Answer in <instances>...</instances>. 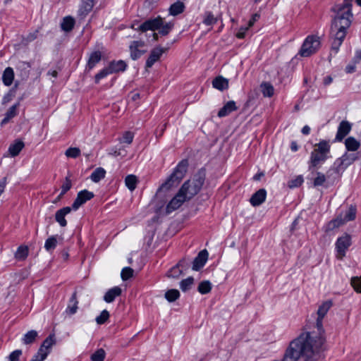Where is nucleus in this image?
I'll return each mask as SVG.
<instances>
[{
	"mask_svg": "<svg viewBox=\"0 0 361 361\" xmlns=\"http://www.w3.org/2000/svg\"><path fill=\"white\" fill-rule=\"evenodd\" d=\"M332 306V302H324L318 308L317 319L312 326L306 327L292 340L284 353V361H319L326 350V339L323 319Z\"/></svg>",
	"mask_w": 361,
	"mask_h": 361,
	"instance_id": "obj_1",
	"label": "nucleus"
},
{
	"mask_svg": "<svg viewBox=\"0 0 361 361\" xmlns=\"http://www.w3.org/2000/svg\"><path fill=\"white\" fill-rule=\"evenodd\" d=\"M353 0H343L341 4L334 5L331 8V11L335 16L331 20L329 39L331 44V51L336 54L343 44L347 30L351 25L353 14L352 13V6ZM357 5L361 6V0H355Z\"/></svg>",
	"mask_w": 361,
	"mask_h": 361,
	"instance_id": "obj_2",
	"label": "nucleus"
},
{
	"mask_svg": "<svg viewBox=\"0 0 361 361\" xmlns=\"http://www.w3.org/2000/svg\"><path fill=\"white\" fill-rule=\"evenodd\" d=\"M206 179V170L200 169L193 176L192 180L185 181L179 190L189 200L196 195L202 189Z\"/></svg>",
	"mask_w": 361,
	"mask_h": 361,
	"instance_id": "obj_3",
	"label": "nucleus"
},
{
	"mask_svg": "<svg viewBox=\"0 0 361 361\" xmlns=\"http://www.w3.org/2000/svg\"><path fill=\"white\" fill-rule=\"evenodd\" d=\"M188 167V161L187 159L181 160L174 168L171 174L162 183L158 189L159 191H167L171 188L177 186L182 179L184 178Z\"/></svg>",
	"mask_w": 361,
	"mask_h": 361,
	"instance_id": "obj_4",
	"label": "nucleus"
},
{
	"mask_svg": "<svg viewBox=\"0 0 361 361\" xmlns=\"http://www.w3.org/2000/svg\"><path fill=\"white\" fill-rule=\"evenodd\" d=\"M321 41L317 35H308L304 40L298 55L302 57H309L315 54L320 48Z\"/></svg>",
	"mask_w": 361,
	"mask_h": 361,
	"instance_id": "obj_5",
	"label": "nucleus"
},
{
	"mask_svg": "<svg viewBox=\"0 0 361 361\" xmlns=\"http://www.w3.org/2000/svg\"><path fill=\"white\" fill-rule=\"evenodd\" d=\"M357 159V156L354 154L345 153L341 157L334 161V164L331 166V170H334V173L340 175Z\"/></svg>",
	"mask_w": 361,
	"mask_h": 361,
	"instance_id": "obj_6",
	"label": "nucleus"
},
{
	"mask_svg": "<svg viewBox=\"0 0 361 361\" xmlns=\"http://www.w3.org/2000/svg\"><path fill=\"white\" fill-rule=\"evenodd\" d=\"M331 172H334V170H331V168L327 171L326 174L319 171L318 169H314L313 171H310L312 175L315 176V178L312 179L313 186L314 188L319 186L328 188L330 182L331 184L333 185L334 183V180L331 178Z\"/></svg>",
	"mask_w": 361,
	"mask_h": 361,
	"instance_id": "obj_7",
	"label": "nucleus"
},
{
	"mask_svg": "<svg viewBox=\"0 0 361 361\" xmlns=\"http://www.w3.org/2000/svg\"><path fill=\"white\" fill-rule=\"evenodd\" d=\"M351 245V236L345 233L342 236L337 238L335 246L337 252V257L342 259L346 254V251L348 247Z\"/></svg>",
	"mask_w": 361,
	"mask_h": 361,
	"instance_id": "obj_8",
	"label": "nucleus"
},
{
	"mask_svg": "<svg viewBox=\"0 0 361 361\" xmlns=\"http://www.w3.org/2000/svg\"><path fill=\"white\" fill-rule=\"evenodd\" d=\"M327 159L328 156L313 150L307 162L308 171H313L314 169H319Z\"/></svg>",
	"mask_w": 361,
	"mask_h": 361,
	"instance_id": "obj_9",
	"label": "nucleus"
},
{
	"mask_svg": "<svg viewBox=\"0 0 361 361\" xmlns=\"http://www.w3.org/2000/svg\"><path fill=\"white\" fill-rule=\"evenodd\" d=\"M161 25L162 18L157 16L154 18H149L145 20L141 25H140L138 27L134 29L142 32H147L148 30L155 31L157 30Z\"/></svg>",
	"mask_w": 361,
	"mask_h": 361,
	"instance_id": "obj_10",
	"label": "nucleus"
},
{
	"mask_svg": "<svg viewBox=\"0 0 361 361\" xmlns=\"http://www.w3.org/2000/svg\"><path fill=\"white\" fill-rule=\"evenodd\" d=\"M188 200L182 193V190H178L176 195L167 204L166 212L167 214L178 209L185 201Z\"/></svg>",
	"mask_w": 361,
	"mask_h": 361,
	"instance_id": "obj_11",
	"label": "nucleus"
},
{
	"mask_svg": "<svg viewBox=\"0 0 361 361\" xmlns=\"http://www.w3.org/2000/svg\"><path fill=\"white\" fill-rule=\"evenodd\" d=\"M352 125L348 121H342L338 127L335 137V142H341L344 137L350 132Z\"/></svg>",
	"mask_w": 361,
	"mask_h": 361,
	"instance_id": "obj_12",
	"label": "nucleus"
},
{
	"mask_svg": "<svg viewBox=\"0 0 361 361\" xmlns=\"http://www.w3.org/2000/svg\"><path fill=\"white\" fill-rule=\"evenodd\" d=\"M209 253L207 250H203L200 251L197 257H195L192 262V270L199 271L206 264L208 259Z\"/></svg>",
	"mask_w": 361,
	"mask_h": 361,
	"instance_id": "obj_13",
	"label": "nucleus"
},
{
	"mask_svg": "<svg viewBox=\"0 0 361 361\" xmlns=\"http://www.w3.org/2000/svg\"><path fill=\"white\" fill-rule=\"evenodd\" d=\"M165 49L157 47L154 48L149 54L148 59L146 61V67L151 68L157 61L159 60L160 57L165 51Z\"/></svg>",
	"mask_w": 361,
	"mask_h": 361,
	"instance_id": "obj_14",
	"label": "nucleus"
},
{
	"mask_svg": "<svg viewBox=\"0 0 361 361\" xmlns=\"http://www.w3.org/2000/svg\"><path fill=\"white\" fill-rule=\"evenodd\" d=\"M90 200V192L87 190H82L78 193L77 197L73 202L71 210H77L84 204L87 200Z\"/></svg>",
	"mask_w": 361,
	"mask_h": 361,
	"instance_id": "obj_15",
	"label": "nucleus"
},
{
	"mask_svg": "<svg viewBox=\"0 0 361 361\" xmlns=\"http://www.w3.org/2000/svg\"><path fill=\"white\" fill-rule=\"evenodd\" d=\"M128 67L127 63L123 60H113L109 62L107 68L111 74L124 72Z\"/></svg>",
	"mask_w": 361,
	"mask_h": 361,
	"instance_id": "obj_16",
	"label": "nucleus"
},
{
	"mask_svg": "<svg viewBox=\"0 0 361 361\" xmlns=\"http://www.w3.org/2000/svg\"><path fill=\"white\" fill-rule=\"evenodd\" d=\"M267 197V190L264 188L258 190L250 197V202L254 207L261 205L265 202Z\"/></svg>",
	"mask_w": 361,
	"mask_h": 361,
	"instance_id": "obj_17",
	"label": "nucleus"
},
{
	"mask_svg": "<svg viewBox=\"0 0 361 361\" xmlns=\"http://www.w3.org/2000/svg\"><path fill=\"white\" fill-rule=\"evenodd\" d=\"M121 293V288L119 286H114L106 292L104 295V300L107 303H111L114 301L116 298L120 296Z\"/></svg>",
	"mask_w": 361,
	"mask_h": 361,
	"instance_id": "obj_18",
	"label": "nucleus"
},
{
	"mask_svg": "<svg viewBox=\"0 0 361 361\" xmlns=\"http://www.w3.org/2000/svg\"><path fill=\"white\" fill-rule=\"evenodd\" d=\"M237 109L238 107L235 105V102L233 100L228 101L219 109L217 116L219 118L225 117Z\"/></svg>",
	"mask_w": 361,
	"mask_h": 361,
	"instance_id": "obj_19",
	"label": "nucleus"
},
{
	"mask_svg": "<svg viewBox=\"0 0 361 361\" xmlns=\"http://www.w3.org/2000/svg\"><path fill=\"white\" fill-rule=\"evenodd\" d=\"M71 212V207H66L58 210L55 214L56 221L60 224L61 226L64 227L67 225V221L65 219V216Z\"/></svg>",
	"mask_w": 361,
	"mask_h": 361,
	"instance_id": "obj_20",
	"label": "nucleus"
},
{
	"mask_svg": "<svg viewBox=\"0 0 361 361\" xmlns=\"http://www.w3.org/2000/svg\"><path fill=\"white\" fill-rule=\"evenodd\" d=\"M212 86L218 90L224 91L228 88V80L222 76H217L213 80Z\"/></svg>",
	"mask_w": 361,
	"mask_h": 361,
	"instance_id": "obj_21",
	"label": "nucleus"
},
{
	"mask_svg": "<svg viewBox=\"0 0 361 361\" xmlns=\"http://www.w3.org/2000/svg\"><path fill=\"white\" fill-rule=\"evenodd\" d=\"M24 147L25 145L23 141L15 140L14 143L11 144L8 148L9 155L13 157L18 156Z\"/></svg>",
	"mask_w": 361,
	"mask_h": 361,
	"instance_id": "obj_22",
	"label": "nucleus"
},
{
	"mask_svg": "<svg viewBox=\"0 0 361 361\" xmlns=\"http://www.w3.org/2000/svg\"><path fill=\"white\" fill-rule=\"evenodd\" d=\"M75 23V19L73 17L70 16H66L63 18V20L61 23V28L64 32H71L74 27Z\"/></svg>",
	"mask_w": 361,
	"mask_h": 361,
	"instance_id": "obj_23",
	"label": "nucleus"
},
{
	"mask_svg": "<svg viewBox=\"0 0 361 361\" xmlns=\"http://www.w3.org/2000/svg\"><path fill=\"white\" fill-rule=\"evenodd\" d=\"M344 222L342 220V216H339L336 217V219H332L330 221L325 227V232L328 233L330 231H334L336 228H339L340 226H343Z\"/></svg>",
	"mask_w": 361,
	"mask_h": 361,
	"instance_id": "obj_24",
	"label": "nucleus"
},
{
	"mask_svg": "<svg viewBox=\"0 0 361 361\" xmlns=\"http://www.w3.org/2000/svg\"><path fill=\"white\" fill-rule=\"evenodd\" d=\"M185 5L183 2L176 1L171 5L169 8V14L176 16L178 14L182 13L184 11Z\"/></svg>",
	"mask_w": 361,
	"mask_h": 361,
	"instance_id": "obj_25",
	"label": "nucleus"
},
{
	"mask_svg": "<svg viewBox=\"0 0 361 361\" xmlns=\"http://www.w3.org/2000/svg\"><path fill=\"white\" fill-rule=\"evenodd\" d=\"M260 90L264 97H271L274 94V86L269 82H263L260 85Z\"/></svg>",
	"mask_w": 361,
	"mask_h": 361,
	"instance_id": "obj_26",
	"label": "nucleus"
},
{
	"mask_svg": "<svg viewBox=\"0 0 361 361\" xmlns=\"http://www.w3.org/2000/svg\"><path fill=\"white\" fill-rule=\"evenodd\" d=\"M56 343L54 334L49 335L42 343L39 348L40 353L42 351L49 352V349Z\"/></svg>",
	"mask_w": 361,
	"mask_h": 361,
	"instance_id": "obj_27",
	"label": "nucleus"
},
{
	"mask_svg": "<svg viewBox=\"0 0 361 361\" xmlns=\"http://www.w3.org/2000/svg\"><path fill=\"white\" fill-rule=\"evenodd\" d=\"M19 103H17L10 107L6 113L5 118L1 121V125L3 126L7 123L12 118L17 115V111Z\"/></svg>",
	"mask_w": 361,
	"mask_h": 361,
	"instance_id": "obj_28",
	"label": "nucleus"
},
{
	"mask_svg": "<svg viewBox=\"0 0 361 361\" xmlns=\"http://www.w3.org/2000/svg\"><path fill=\"white\" fill-rule=\"evenodd\" d=\"M345 146L348 151L355 152L359 149L360 144L355 137H348L345 140Z\"/></svg>",
	"mask_w": 361,
	"mask_h": 361,
	"instance_id": "obj_29",
	"label": "nucleus"
},
{
	"mask_svg": "<svg viewBox=\"0 0 361 361\" xmlns=\"http://www.w3.org/2000/svg\"><path fill=\"white\" fill-rule=\"evenodd\" d=\"M14 78L13 70L11 67H8L5 69L3 73L2 79L5 85L9 86L12 84Z\"/></svg>",
	"mask_w": 361,
	"mask_h": 361,
	"instance_id": "obj_30",
	"label": "nucleus"
},
{
	"mask_svg": "<svg viewBox=\"0 0 361 361\" xmlns=\"http://www.w3.org/2000/svg\"><path fill=\"white\" fill-rule=\"evenodd\" d=\"M78 310V301L76 298V293H74L72 295V297L69 300V304L67 307V309L66 310V312L70 315L73 314L76 312Z\"/></svg>",
	"mask_w": 361,
	"mask_h": 361,
	"instance_id": "obj_31",
	"label": "nucleus"
},
{
	"mask_svg": "<svg viewBox=\"0 0 361 361\" xmlns=\"http://www.w3.org/2000/svg\"><path fill=\"white\" fill-rule=\"evenodd\" d=\"M134 133L131 131H125L123 135L118 138L120 145L126 144L127 145H130L134 139Z\"/></svg>",
	"mask_w": 361,
	"mask_h": 361,
	"instance_id": "obj_32",
	"label": "nucleus"
},
{
	"mask_svg": "<svg viewBox=\"0 0 361 361\" xmlns=\"http://www.w3.org/2000/svg\"><path fill=\"white\" fill-rule=\"evenodd\" d=\"M316 146L317 148H315L314 150L328 156V154L330 152V145L327 141L322 140L317 143Z\"/></svg>",
	"mask_w": 361,
	"mask_h": 361,
	"instance_id": "obj_33",
	"label": "nucleus"
},
{
	"mask_svg": "<svg viewBox=\"0 0 361 361\" xmlns=\"http://www.w3.org/2000/svg\"><path fill=\"white\" fill-rule=\"evenodd\" d=\"M105 169L102 167H98L92 172V181L98 183L105 177Z\"/></svg>",
	"mask_w": 361,
	"mask_h": 361,
	"instance_id": "obj_34",
	"label": "nucleus"
},
{
	"mask_svg": "<svg viewBox=\"0 0 361 361\" xmlns=\"http://www.w3.org/2000/svg\"><path fill=\"white\" fill-rule=\"evenodd\" d=\"M357 209L355 206L351 205L349 209L345 212L344 217H342V220L344 224L353 221L356 217Z\"/></svg>",
	"mask_w": 361,
	"mask_h": 361,
	"instance_id": "obj_35",
	"label": "nucleus"
},
{
	"mask_svg": "<svg viewBox=\"0 0 361 361\" xmlns=\"http://www.w3.org/2000/svg\"><path fill=\"white\" fill-rule=\"evenodd\" d=\"M173 22L170 21L164 23V20L162 19V25L157 30H159V34L162 36H166L173 30Z\"/></svg>",
	"mask_w": 361,
	"mask_h": 361,
	"instance_id": "obj_36",
	"label": "nucleus"
},
{
	"mask_svg": "<svg viewBox=\"0 0 361 361\" xmlns=\"http://www.w3.org/2000/svg\"><path fill=\"white\" fill-rule=\"evenodd\" d=\"M137 178L136 176L130 174L128 175L125 178V184L126 186L128 188L129 190L133 191L137 186Z\"/></svg>",
	"mask_w": 361,
	"mask_h": 361,
	"instance_id": "obj_37",
	"label": "nucleus"
},
{
	"mask_svg": "<svg viewBox=\"0 0 361 361\" xmlns=\"http://www.w3.org/2000/svg\"><path fill=\"white\" fill-rule=\"evenodd\" d=\"M29 249L26 245H20L15 253V258L18 260H25L28 255Z\"/></svg>",
	"mask_w": 361,
	"mask_h": 361,
	"instance_id": "obj_38",
	"label": "nucleus"
},
{
	"mask_svg": "<svg viewBox=\"0 0 361 361\" xmlns=\"http://www.w3.org/2000/svg\"><path fill=\"white\" fill-rule=\"evenodd\" d=\"M218 21V18L211 11H206L204 14L202 23L207 26L213 25Z\"/></svg>",
	"mask_w": 361,
	"mask_h": 361,
	"instance_id": "obj_39",
	"label": "nucleus"
},
{
	"mask_svg": "<svg viewBox=\"0 0 361 361\" xmlns=\"http://www.w3.org/2000/svg\"><path fill=\"white\" fill-rule=\"evenodd\" d=\"M38 336V334L35 330L29 331L27 334H25L23 341L24 344L29 345L35 341L36 338Z\"/></svg>",
	"mask_w": 361,
	"mask_h": 361,
	"instance_id": "obj_40",
	"label": "nucleus"
},
{
	"mask_svg": "<svg viewBox=\"0 0 361 361\" xmlns=\"http://www.w3.org/2000/svg\"><path fill=\"white\" fill-rule=\"evenodd\" d=\"M212 290V284L209 281H204L199 283L197 290L201 294H207Z\"/></svg>",
	"mask_w": 361,
	"mask_h": 361,
	"instance_id": "obj_41",
	"label": "nucleus"
},
{
	"mask_svg": "<svg viewBox=\"0 0 361 361\" xmlns=\"http://www.w3.org/2000/svg\"><path fill=\"white\" fill-rule=\"evenodd\" d=\"M194 283V279L192 276H189L185 279H183L180 283V288L182 291L185 292L192 288Z\"/></svg>",
	"mask_w": 361,
	"mask_h": 361,
	"instance_id": "obj_42",
	"label": "nucleus"
},
{
	"mask_svg": "<svg viewBox=\"0 0 361 361\" xmlns=\"http://www.w3.org/2000/svg\"><path fill=\"white\" fill-rule=\"evenodd\" d=\"M304 182V178L302 175H298L295 176L294 178L291 179L288 183V186L290 188H295L302 185Z\"/></svg>",
	"mask_w": 361,
	"mask_h": 361,
	"instance_id": "obj_43",
	"label": "nucleus"
},
{
	"mask_svg": "<svg viewBox=\"0 0 361 361\" xmlns=\"http://www.w3.org/2000/svg\"><path fill=\"white\" fill-rule=\"evenodd\" d=\"M180 297V293L176 289H171L166 292L165 298L169 302H174Z\"/></svg>",
	"mask_w": 361,
	"mask_h": 361,
	"instance_id": "obj_44",
	"label": "nucleus"
},
{
	"mask_svg": "<svg viewBox=\"0 0 361 361\" xmlns=\"http://www.w3.org/2000/svg\"><path fill=\"white\" fill-rule=\"evenodd\" d=\"M109 312L106 310H104L101 312L99 315L95 318V322L99 325L104 324L109 319Z\"/></svg>",
	"mask_w": 361,
	"mask_h": 361,
	"instance_id": "obj_45",
	"label": "nucleus"
},
{
	"mask_svg": "<svg viewBox=\"0 0 361 361\" xmlns=\"http://www.w3.org/2000/svg\"><path fill=\"white\" fill-rule=\"evenodd\" d=\"M56 245H57L56 237L51 236L46 240L45 244H44V248L48 252H51L56 247Z\"/></svg>",
	"mask_w": 361,
	"mask_h": 361,
	"instance_id": "obj_46",
	"label": "nucleus"
},
{
	"mask_svg": "<svg viewBox=\"0 0 361 361\" xmlns=\"http://www.w3.org/2000/svg\"><path fill=\"white\" fill-rule=\"evenodd\" d=\"M105 357V350L103 348H99L92 354V361H104Z\"/></svg>",
	"mask_w": 361,
	"mask_h": 361,
	"instance_id": "obj_47",
	"label": "nucleus"
},
{
	"mask_svg": "<svg viewBox=\"0 0 361 361\" xmlns=\"http://www.w3.org/2000/svg\"><path fill=\"white\" fill-rule=\"evenodd\" d=\"M182 273L183 270L176 264L168 271L166 275L169 278H178Z\"/></svg>",
	"mask_w": 361,
	"mask_h": 361,
	"instance_id": "obj_48",
	"label": "nucleus"
},
{
	"mask_svg": "<svg viewBox=\"0 0 361 361\" xmlns=\"http://www.w3.org/2000/svg\"><path fill=\"white\" fill-rule=\"evenodd\" d=\"M350 284L357 293H361V276L352 277Z\"/></svg>",
	"mask_w": 361,
	"mask_h": 361,
	"instance_id": "obj_49",
	"label": "nucleus"
},
{
	"mask_svg": "<svg viewBox=\"0 0 361 361\" xmlns=\"http://www.w3.org/2000/svg\"><path fill=\"white\" fill-rule=\"evenodd\" d=\"M123 152H125L124 147L123 146H115L109 149V154L113 155L114 157H124L126 154H123Z\"/></svg>",
	"mask_w": 361,
	"mask_h": 361,
	"instance_id": "obj_50",
	"label": "nucleus"
},
{
	"mask_svg": "<svg viewBox=\"0 0 361 361\" xmlns=\"http://www.w3.org/2000/svg\"><path fill=\"white\" fill-rule=\"evenodd\" d=\"M111 74L107 67L104 68L102 69L97 74L94 76V81L96 83H99V81L106 78L107 75Z\"/></svg>",
	"mask_w": 361,
	"mask_h": 361,
	"instance_id": "obj_51",
	"label": "nucleus"
},
{
	"mask_svg": "<svg viewBox=\"0 0 361 361\" xmlns=\"http://www.w3.org/2000/svg\"><path fill=\"white\" fill-rule=\"evenodd\" d=\"M80 154V150L78 147H70L65 152V155L69 158H77Z\"/></svg>",
	"mask_w": 361,
	"mask_h": 361,
	"instance_id": "obj_52",
	"label": "nucleus"
},
{
	"mask_svg": "<svg viewBox=\"0 0 361 361\" xmlns=\"http://www.w3.org/2000/svg\"><path fill=\"white\" fill-rule=\"evenodd\" d=\"M133 269L129 267H124L121 273V279L123 281H127L133 276Z\"/></svg>",
	"mask_w": 361,
	"mask_h": 361,
	"instance_id": "obj_53",
	"label": "nucleus"
},
{
	"mask_svg": "<svg viewBox=\"0 0 361 361\" xmlns=\"http://www.w3.org/2000/svg\"><path fill=\"white\" fill-rule=\"evenodd\" d=\"M103 54L104 51L100 50L92 52V67L101 61Z\"/></svg>",
	"mask_w": 361,
	"mask_h": 361,
	"instance_id": "obj_54",
	"label": "nucleus"
},
{
	"mask_svg": "<svg viewBox=\"0 0 361 361\" xmlns=\"http://www.w3.org/2000/svg\"><path fill=\"white\" fill-rule=\"evenodd\" d=\"M30 68V63L27 62H25V61H20L17 66L18 69L24 72L23 75L25 78H27L28 76Z\"/></svg>",
	"mask_w": 361,
	"mask_h": 361,
	"instance_id": "obj_55",
	"label": "nucleus"
},
{
	"mask_svg": "<svg viewBox=\"0 0 361 361\" xmlns=\"http://www.w3.org/2000/svg\"><path fill=\"white\" fill-rule=\"evenodd\" d=\"M129 49L130 51V57L134 61L138 59L144 53V51H142L139 49L135 48L131 45H130Z\"/></svg>",
	"mask_w": 361,
	"mask_h": 361,
	"instance_id": "obj_56",
	"label": "nucleus"
},
{
	"mask_svg": "<svg viewBox=\"0 0 361 361\" xmlns=\"http://www.w3.org/2000/svg\"><path fill=\"white\" fill-rule=\"evenodd\" d=\"M87 6H89V4L87 2H85V4L80 8L78 11V16L81 18H84L88 15L90 9Z\"/></svg>",
	"mask_w": 361,
	"mask_h": 361,
	"instance_id": "obj_57",
	"label": "nucleus"
},
{
	"mask_svg": "<svg viewBox=\"0 0 361 361\" xmlns=\"http://www.w3.org/2000/svg\"><path fill=\"white\" fill-rule=\"evenodd\" d=\"M48 354H49V352H45V351H42L40 353V351L39 349L37 353L34 356V357L31 360L32 361H44L46 359Z\"/></svg>",
	"mask_w": 361,
	"mask_h": 361,
	"instance_id": "obj_58",
	"label": "nucleus"
},
{
	"mask_svg": "<svg viewBox=\"0 0 361 361\" xmlns=\"http://www.w3.org/2000/svg\"><path fill=\"white\" fill-rule=\"evenodd\" d=\"M72 186L71 180L68 177H66L65 179V182L63 183L61 186V195H64L66 192H68Z\"/></svg>",
	"mask_w": 361,
	"mask_h": 361,
	"instance_id": "obj_59",
	"label": "nucleus"
},
{
	"mask_svg": "<svg viewBox=\"0 0 361 361\" xmlns=\"http://www.w3.org/2000/svg\"><path fill=\"white\" fill-rule=\"evenodd\" d=\"M22 355L21 350H16L8 356L9 361H18L20 356Z\"/></svg>",
	"mask_w": 361,
	"mask_h": 361,
	"instance_id": "obj_60",
	"label": "nucleus"
},
{
	"mask_svg": "<svg viewBox=\"0 0 361 361\" xmlns=\"http://www.w3.org/2000/svg\"><path fill=\"white\" fill-rule=\"evenodd\" d=\"M357 63H355L353 60L350 63H348L345 68V71L346 73H353L356 71V65Z\"/></svg>",
	"mask_w": 361,
	"mask_h": 361,
	"instance_id": "obj_61",
	"label": "nucleus"
},
{
	"mask_svg": "<svg viewBox=\"0 0 361 361\" xmlns=\"http://www.w3.org/2000/svg\"><path fill=\"white\" fill-rule=\"evenodd\" d=\"M178 266L183 271L188 269L190 262L189 260L183 258L180 259L177 264Z\"/></svg>",
	"mask_w": 361,
	"mask_h": 361,
	"instance_id": "obj_62",
	"label": "nucleus"
},
{
	"mask_svg": "<svg viewBox=\"0 0 361 361\" xmlns=\"http://www.w3.org/2000/svg\"><path fill=\"white\" fill-rule=\"evenodd\" d=\"M248 29H249V27H240L239 31L236 34L237 38H238V39H243V38H245L246 32H247Z\"/></svg>",
	"mask_w": 361,
	"mask_h": 361,
	"instance_id": "obj_63",
	"label": "nucleus"
},
{
	"mask_svg": "<svg viewBox=\"0 0 361 361\" xmlns=\"http://www.w3.org/2000/svg\"><path fill=\"white\" fill-rule=\"evenodd\" d=\"M259 18H260V15L259 13H254L252 16L250 20H249L248 27H252L255 24V23L259 19Z\"/></svg>",
	"mask_w": 361,
	"mask_h": 361,
	"instance_id": "obj_64",
	"label": "nucleus"
}]
</instances>
